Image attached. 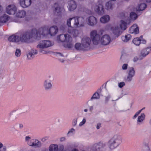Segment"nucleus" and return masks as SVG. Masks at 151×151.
Here are the masks:
<instances>
[{"label":"nucleus","mask_w":151,"mask_h":151,"mask_svg":"<svg viewBox=\"0 0 151 151\" xmlns=\"http://www.w3.org/2000/svg\"><path fill=\"white\" fill-rule=\"evenodd\" d=\"M106 146L105 143L99 142L94 144L92 147V149L93 151H102L103 149Z\"/></svg>","instance_id":"nucleus-12"},{"label":"nucleus","mask_w":151,"mask_h":151,"mask_svg":"<svg viewBox=\"0 0 151 151\" xmlns=\"http://www.w3.org/2000/svg\"><path fill=\"white\" fill-rule=\"evenodd\" d=\"M93 109V106H90L89 107V110L90 111H92Z\"/></svg>","instance_id":"nucleus-58"},{"label":"nucleus","mask_w":151,"mask_h":151,"mask_svg":"<svg viewBox=\"0 0 151 151\" xmlns=\"http://www.w3.org/2000/svg\"><path fill=\"white\" fill-rule=\"evenodd\" d=\"M29 146L35 148H40L42 146V144L41 142L38 139H33Z\"/></svg>","instance_id":"nucleus-18"},{"label":"nucleus","mask_w":151,"mask_h":151,"mask_svg":"<svg viewBox=\"0 0 151 151\" xmlns=\"http://www.w3.org/2000/svg\"><path fill=\"white\" fill-rule=\"evenodd\" d=\"M66 140V138L65 137H62L60 138V142H63L64 141Z\"/></svg>","instance_id":"nucleus-52"},{"label":"nucleus","mask_w":151,"mask_h":151,"mask_svg":"<svg viewBox=\"0 0 151 151\" xmlns=\"http://www.w3.org/2000/svg\"><path fill=\"white\" fill-rule=\"evenodd\" d=\"M21 50L19 49H16L15 52V56L17 58L20 57L21 56Z\"/></svg>","instance_id":"nucleus-39"},{"label":"nucleus","mask_w":151,"mask_h":151,"mask_svg":"<svg viewBox=\"0 0 151 151\" xmlns=\"http://www.w3.org/2000/svg\"><path fill=\"white\" fill-rule=\"evenodd\" d=\"M86 21L88 25L91 26H94L97 23V19L93 15H91L88 17L86 19Z\"/></svg>","instance_id":"nucleus-11"},{"label":"nucleus","mask_w":151,"mask_h":151,"mask_svg":"<svg viewBox=\"0 0 151 151\" xmlns=\"http://www.w3.org/2000/svg\"><path fill=\"white\" fill-rule=\"evenodd\" d=\"M60 62H61L62 63H63L64 62V60L63 59H60Z\"/></svg>","instance_id":"nucleus-63"},{"label":"nucleus","mask_w":151,"mask_h":151,"mask_svg":"<svg viewBox=\"0 0 151 151\" xmlns=\"http://www.w3.org/2000/svg\"><path fill=\"white\" fill-rule=\"evenodd\" d=\"M129 32L131 34H137L139 33V28L136 24H133L129 29Z\"/></svg>","instance_id":"nucleus-20"},{"label":"nucleus","mask_w":151,"mask_h":151,"mask_svg":"<svg viewBox=\"0 0 151 151\" xmlns=\"http://www.w3.org/2000/svg\"><path fill=\"white\" fill-rule=\"evenodd\" d=\"M124 58L125 57L124 56H122L120 58V60L122 62H125Z\"/></svg>","instance_id":"nucleus-54"},{"label":"nucleus","mask_w":151,"mask_h":151,"mask_svg":"<svg viewBox=\"0 0 151 151\" xmlns=\"http://www.w3.org/2000/svg\"><path fill=\"white\" fill-rule=\"evenodd\" d=\"M52 82L49 79H47L44 81L43 83V86L45 91L50 90L52 88Z\"/></svg>","instance_id":"nucleus-15"},{"label":"nucleus","mask_w":151,"mask_h":151,"mask_svg":"<svg viewBox=\"0 0 151 151\" xmlns=\"http://www.w3.org/2000/svg\"><path fill=\"white\" fill-rule=\"evenodd\" d=\"M49 151H58V146L57 144L51 145L49 148Z\"/></svg>","instance_id":"nucleus-32"},{"label":"nucleus","mask_w":151,"mask_h":151,"mask_svg":"<svg viewBox=\"0 0 151 151\" xmlns=\"http://www.w3.org/2000/svg\"><path fill=\"white\" fill-rule=\"evenodd\" d=\"M139 59V58L137 57H135L134 58L133 60L134 62H136Z\"/></svg>","instance_id":"nucleus-53"},{"label":"nucleus","mask_w":151,"mask_h":151,"mask_svg":"<svg viewBox=\"0 0 151 151\" xmlns=\"http://www.w3.org/2000/svg\"><path fill=\"white\" fill-rule=\"evenodd\" d=\"M64 146L63 145H59V148H58V151H65L64 150Z\"/></svg>","instance_id":"nucleus-46"},{"label":"nucleus","mask_w":151,"mask_h":151,"mask_svg":"<svg viewBox=\"0 0 151 151\" xmlns=\"http://www.w3.org/2000/svg\"><path fill=\"white\" fill-rule=\"evenodd\" d=\"M142 36L139 37H136L134 39L132 42L136 46H139L141 43V39L142 38Z\"/></svg>","instance_id":"nucleus-31"},{"label":"nucleus","mask_w":151,"mask_h":151,"mask_svg":"<svg viewBox=\"0 0 151 151\" xmlns=\"http://www.w3.org/2000/svg\"><path fill=\"white\" fill-rule=\"evenodd\" d=\"M26 14V12L24 10H19L15 13L14 15L16 17L22 18L24 17Z\"/></svg>","instance_id":"nucleus-25"},{"label":"nucleus","mask_w":151,"mask_h":151,"mask_svg":"<svg viewBox=\"0 0 151 151\" xmlns=\"http://www.w3.org/2000/svg\"><path fill=\"white\" fill-rule=\"evenodd\" d=\"M128 65L127 64H124L122 66V69L126 70L127 69Z\"/></svg>","instance_id":"nucleus-47"},{"label":"nucleus","mask_w":151,"mask_h":151,"mask_svg":"<svg viewBox=\"0 0 151 151\" xmlns=\"http://www.w3.org/2000/svg\"><path fill=\"white\" fill-rule=\"evenodd\" d=\"M92 10L94 11L98 14L102 15L104 13V10L103 5L99 3L93 4L91 7Z\"/></svg>","instance_id":"nucleus-8"},{"label":"nucleus","mask_w":151,"mask_h":151,"mask_svg":"<svg viewBox=\"0 0 151 151\" xmlns=\"http://www.w3.org/2000/svg\"><path fill=\"white\" fill-rule=\"evenodd\" d=\"M91 38L88 37H84L82 40V45L85 50L89 47L91 43Z\"/></svg>","instance_id":"nucleus-17"},{"label":"nucleus","mask_w":151,"mask_h":151,"mask_svg":"<svg viewBox=\"0 0 151 151\" xmlns=\"http://www.w3.org/2000/svg\"><path fill=\"white\" fill-rule=\"evenodd\" d=\"M57 55L58 57L59 56H63V55L60 53L58 52L57 53Z\"/></svg>","instance_id":"nucleus-57"},{"label":"nucleus","mask_w":151,"mask_h":151,"mask_svg":"<svg viewBox=\"0 0 151 151\" xmlns=\"http://www.w3.org/2000/svg\"><path fill=\"white\" fill-rule=\"evenodd\" d=\"M37 31L36 34L37 35H39L40 38L39 39H37V40H40L41 36L45 37L47 36L49 33V30L48 27L47 26H44L40 28L38 30L36 29Z\"/></svg>","instance_id":"nucleus-9"},{"label":"nucleus","mask_w":151,"mask_h":151,"mask_svg":"<svg viewBox=\"0 0 151 151\" xmlns=\"http://www.w3.org/2000/svg\"><path fill=\"white\" fill-rule=\"evenodd\" d=\"M111 98V96L110 95H109L105 97L104 101L105 104H107L108 103Z\"/></svg>","instance_id":"nucleus-42"},{"label":"nucleus","mask_w":151,"mask_h":151,"mask_svg":"<svg viewBox=\"0 0 151 151\" xmlns=\"http://www.w3.org/2000/svg\"><path fill=\"white\" fill-rule=\"evenodd\" d=\"M90 38L95 45L100 44L106 46L111 42L110 36L108 34L103 35L102 32L98 33L96 30H92L90 33Z\"/></svg>","instance_id":"nucleus-2"},{"label":"nucleus","mask_w":151,"mask_h":151,"mask_svg":"<svg viewBox=\"0 0 151 151\" xmlns=\"http://www.w3.org/2000/svg\"><path fill=\"white\" fill-rule=\"evenodd\" d=\"M75 132V129L73 128H72L69 129L67 134V135L68 136H69V135L70 134H74Z\"/></svg>","instance_id":"nucleus-43"},{"label":"nucleus","mask_w":151,"mask_h":151,"mask_svg":"<svg viewBox=\"0 0 151 151\" xmlns=\"http://www.w3.org/2000/svg\"><path fill=\"white\" fill-rule=\"evenodd\" d=\"M68 8L69 11H73L76 8L77 4L74 1L71 0L69 1L68 2Z\"/></svg>","instance_id":"nucleus-21"},{"label":"nucleus","mask_w":151,"mask_h":151,"mask_svg":"<svg viewBox=\"0 0 151 151\" xmlns=\"http://www.w3.org/2000/svg\"><path fill=\"white\" fill-rule=\"evenodd\" d=\"M144 147L143 151H150V143L149 142H143Z\"/></svg>","instance_id":"nucleus-35"},{"label":"nucleus","mask_w":151,"mask_h":151,"mask_svg":"<svg viewBox=\"0 0 151 151\" xmlns=\"http://www.w3.org/2000/svg\"><path fill=\"white\" fill-rule=\"evenodd\" d=\"M76 49L78 50H84L83 47L80 43H76L75 46Z\"/></svg>","instance_id":"nucleus-36"},{"label":"nucleus","mask_w":151,"mask_h":151,"mask_svg":"<svg viewBox=\"0 0 151 151\" xmlns=\"http://www.w3.org/2000/svg\"><path fill=\"white\" fill-rule=\"evenodd\" d=\"M3 147V144L0 142V149L2 148Z\"/></svg>","instance_id":"nucleus-61"},{"label":"nucleus","mask_w":151,"mask_h":151,"mask_svg":"<svg viewBox=\"0 0 151 151\" xmlns=\"http://www.w3.org/2000/svg\"><path fill=\"white\" fill-rule=\"evenodd\" d=\"M106 9L108 10H111L114 7V4L110 1L106 2L105 4Z\"/></svg>","instance_id":"nucleus-33"},{"label":"nucleus","mask_w":151,"mask_h":151,"mask_svg":"<svg viewBox=\"0 0 151 151\" xmlns=\"http://www.w3.org/2000/svg\"><path fill=\"white\" fill-rule=\"evenodd\" d=\"M86 119L85 117H83L82 121L80 122L79 124V126L80 127H82L86 123Z\"/></svg>","instance_id":"nucleus-41"},{"label":"nucleus","mask_w":151,"mask_h":151,"mask_svg":"<svg viewBox=\"0 0 151 151\" xmlns=\"http://www.w3.org/2000/svg\"><path fill=\"white\" fill-rule=\"evenodd\" d=\"M130 17L131 19L132 20H135L137 18V15L135 13L132 12L130 14Z\"/></svg>","instance_id":"nucleus-40"},{"label":"nucleus","mask_w":151,"mask_h":151,"mask_svg":"<svg viewBox=\"0 0 151 151\" xmlns=\"http://www.w3.org/2000/svg\"><path fill=\"white\" fill-rule=\"evenodd\" d=\"M135 71L134 68L133 67H129L128 70V76L125 79L126 82H131L132 80V78L134 76Z\"/></svg>","instance_id":"nucleus-10"},{"label":"nucleus","mask_w":151,"mask_h":151,"mask_svg":"<svg viewBox=\"0 0 151 151\" xmlns=\"http://www.w3.org/2000/svg\"><path fill=\"white\" fill-rule=\"evenodd\" d=\"M71 151H79L77 149L74 148L72 149Z\"/></svg>","instance_id":"nucleus-60"},{"label":"nucleus","mask_w":151,"mask_h":151,"mask_svg":"<svg viewBox=\"0 0 151 151\" xmlns=\"http://www.w3.org/2000/svg\"><path fill=\"white\" fill-rule=\"evenodd\" d=\"M146 5L145 3H142L138 5L136 8L137 11H142L145 9L146 7Z\"/></svg>","instance_id":"nucleus-34"},{"label":"nucleus","mask_w":151,"mask_h":151,"mask_svg":"<svg viewBox=\"0 0 151 151\" xmlns=\"http://www.w3.org/2000/svg\"><path fill=\"white\" fill-rule=\"evenodd\" d=\"M151 51V47H148L142 49L141 51L139 59L140 60H142L146 57Z\"/></svg>","instance_id":"nucleus-13"},{"label":"nucleus","mask_w":151,"mask_h":151,"mask_svg":"<svg viewBox=\"0 0 151 151\" xmlns=\"http://www.w3.org/2000/svg\"><path fill=\"white\" fill-rule=\"evenodd\" d=\"M86 12L87 14H93V12L92 11L89 9L87 10L86 11Z\"/></svg>","instance_id":"nucleus-50"},{"label":"nucleus","mask_w":151,"mask_h":151,"mask_svg":"<svg viewBox=\"0 0 151 151\" xmlns=\"http://www.w3.org/2000/svg\"><path fill=\"white\" fill-rule=\"evenodd\" d=\"M57 40L58 43L64 42L63 46L66 48H70L73 47L72 38L68 34H61L58 36Z\"/></svg>","instance_id":"nucleus-3"},{"label":"nucleus","mask_w":151,"mask_h":151,"mask_svg":"<svg viewBox=\"0 0 151 151\" xmlns=\"http://www.w3.org/2000/svg\"><path fill=\"white\" fill-rule=\"evenodd\" d=\"M20 4L21 6L24 8L30 6L31 4V0H20Z\"/></svg>","instance_id":"nucleus-22"},{"label":"nucleus","mask_w":151,"mask_h":151,"mask_svg":"<svg viewBox=\"0 0 151 151\" xmlns=\"http://www.w3.org/2000/svg\"><path fill=\"white\" fill-rule=\"evenodd\" d=\"M49 137L48 136H45L42 138H41L40 139V140L43 142H45L46 141L48 140L49 139Z\"/></svg>","instance_id":"nucleus-45"},{"label":"nucleus","mask_w":151,"mask_h":151,"mask_svg":"<svg viewBox=\"0 0 151 151\" xmlns=\"http://www.w3.org/2000/svg\"><path fill=\"white\" fill-rule=\"evenodd\" d=\"M8 39L9 41L10 42L16 43L18 44L20 42H22L20 36H19L16 34L10 36L9 37Z\"/></svg>","instance_id":"nucleus-16"},{"label":"nucleus","mask_w":151,"mask_h":151,"mask_svg":"<svg viewBox=\"0 0 151 151\" xmlns=\"http://www.w3.org/2000/svg\"><path fill=\"white\" fill-rule=\"evenodd\" d=\"M32 141V139H31L29 136H27L25 137V141L29 145H30Z\"/></svg>","instance_id":"nucleus-38"},{"label":"nucleus","mask_w":151,"mask_h":151,"mask_svg":"<svg viewBox=\"0 0 151 151\" xmlns=\"http://www.w3.org/2000/svg\"><path fill=\"white\" fill-rule=\"evenodd\" d=\"M128 21L129 22H128L127 20H126L125 21L123 20H121L117 25H118L119 26V28L121 29L122 31L124 30L127 28V25L129 24L130 23L129 21Z\"/></svg>","instance_id":"nucleus-19"},{"label":"nucleus","mask_w":151,"mask_h":151,"mask_svg":"<svg viewBox=\"0 0 151 151\" xmlns=\"http://www.w3.org/2000/svg\"><path fill=\"white\" fill-rule=\"evenodd\" d=\"M77 118H75L73 119L72 122V125L73 127H75L77 123Z\"/></svg>","instance_id":"nucleus-44"},{"label":"nucleus","mask_w":151,"mask_h":151,"mask_svg":"<svg viewBox=\"0 0 151 151\" xmlns=\"http://www.w3.org/2000/svg\"><path fill=\"white\" fill-rule=\"evenodd\" d=\"M101 127V124L100 123H98L96 126V128L97 129H99Z\"/></svg>","instance_id":"nucleus-55"},{"label":"nucleus","mask_w":151,"mask_h":151,"mask_svg":"<svg viewBox=\"0 0 151 151\" xmlns=\"http://www.w3.org/2000/svg\"><path fill=\"white\" fill-rule=\"evenodd\" d=\"M122 142V138L121 136L115 134L108 141L107 145L110 150H114L117 148Z\"/></svg>","instance_id":"nucleus-5"},{"label":"nucleus","mask_w":151,"mask_h":151,"mask_svg":"<svg viewBox=\"0 0 151 151\" xmlns=\"http://www.w3.org/2000/svg\"><path fill=\"white\" fill-rule=\"evenodd\" d=\"M37 50L35 49H32L27 54V57L29 59H31L34 58L35 55L37 54Z\"/></svg>","instance_id":"nucleus-24"},{"label":"nucleus","mask_w":151,"mask_h":151,"mask_svg":"<svg viewBox=\"0 0 151 151\" xmlns=\"http://www.w3.org/2000/svg\"><path fill=\"white\" fill-rule=\"evenodd\" d=\"M125 85V83L124 82H122L119 83L118 86L120 88H122L123 86Z\"/></svg>","instance_id":"nucleus-49"},{"label":"nucleus","mask_w":151,"mask_h":151,"mask_svg":"<svg viewBox=\"0 0 151 151\" xmlns=\"http://www.w3.org/2000/svg\"><path fill=\"white\" fill-rule=\"evenodd\" d=\"M17 10V8L14 4L8 5L6 7V12L9 14H15Z\"/></svg>","instance_id":"nucleus-14"},{"label":"nucleus","mask_w":151,"mask_h":151,"mask_svg":"<svg viewBox=\"0 0 151 151\" xmlns=\"http://www.w3.org/2000/svg\"><path fill=\"white\" fill-rule=\"evenodd\" d=\"M66 25L68 26L67 32L73 37H76L79 34L76 28L83 27L85 25V19L82 16H76L67 19Z\"/></svg>","instance_id":"nucleus-1"},{"label":"nucleus","mask_w":151,"mask_h":151,"mask_svg":"<svg viewBox=\"0 0 151 151\" xmlns=\"http://www.w3.org/2000/svg\"><path fill=\"white\" fill-rule=\"evenodd\" d=\"M131 36L130 34H127L125 36H122V39L124 42H128L131 38Z\"/></svg>","instance_id":"nucleus-30"},{"label":"nucleus","mask_w":151,"mask_h":151,"mask_svg":"<svg viewBox=\"0 0 151 151\" xmlns=\"http://www.w3.org/2000/svg\"><path fill=\"white\" fill-rule=\"evenodd\" d=\"M53 43L50 40H43L41 41L37 45V47L40 51L43 54H47L48 52L43 50L53 45Z\"/></svg>","instance_id":"nucleus-6"},{"label":"nucleus","mask_w":151,"mask_h":151,"mask_svg":"<svg viewBox=\"0 0 151 151\" xmlns=\"http://www.w3.org/2000/svg\"><path fill=\"white\" fill-rule=\"evenodd\" d=\"M110 17L107 15L103 16L100 18V22L102 23H105L108 22L110 20Z\"/></svg>","instance_id":"nucleus-27"},{"label":"nucleus","mask_w":151,"mask_h":151,"mask_svg":"<svg viewBox=\"0 0 151 151\" xmlns=\"http://www.w3.org/2000/svg\"><path fill=\"white\" fill-rule=\"evenodd\" d=\"M141 43L144 44H146V40L143 39L142 37V38L141 39Z\"/></svg>","instance_id":"nucleus-51"},{"label":"nucleus","mask_w":151,"mask_h":151,"mask_svg":"<svg viewBox=\"0 0 151 151\" xmlns=\"http://www.w3.org/2000/svg\"><path fill=\"white\" fill-rule=\"evenodd\" d=\"M3 12V9L2 6L0 5V14H1Z\"/></svg>","instance_id":"nucleus-56"},{"label":"nucleus","mask_w":151,"mask_h":151,"mask_svg":"<svg viewBox=\"0 0 151 151\" xmlns=\"http://www.w3.org/2000/svg\"><path fill=\"white\" fill-rule=\"evenodd\" d=\"M52 8L54 12L55 13H59L61 12V9L59 5L55 3L52 6Z\"/></svg>","instance_id":"nucleus-29"},{"label":"nucleus","mask_w":151,"mask_h":151,"mask_svg":"<svg viewBox=\"0 0 151 151\" xmlns=\"http://www.w3.org/2000/svg\"><path fill=\"white\" fill-rule=\"evenodd\" d=\"M36 29L23 33L21 35L22 42L28 43L30 42L32 38L37 40L40 38L39 35H37Z\"/></svg>","instance_id":"nucleus-4"},{"label":"nucleus","mask_w":151,"mask_h":151,"mask_svg":"<svg viewBox=\"0 0 151 151\" xmlns=\"http://www.w3.org/2000/svg\"><path fill=\"white\" fill-rule=\"evenodd\" d=\"M100 96L99 93L96 92L94 93L93 96L91 98L90 100L92 101L93 99H100Z\"/></svg>","instance_id":"nucleus-37"},{"label":"nucleus","mask_w":151,"mask_h":151,"mask_svg":"<svg viewBox=\"0 0 151 151\" xmlns=\"http://www.w3.org/2000/svg\"><path fill=\"white\" fill-rule=\"evenodd\" d=\"M145 117V115L144 113H142L140 116H138L137 121L138 125H140L143 123V121Z\"/></svg>","instance_id":"nucleus-26"},{"label":"nucleus","mask_w":151,"mask_h":151,"mask_svg":"<svg viewBox=\"0 0 151 151\" xmlns=\"http://www.w3.org/2000/svg\"><path fill=\"white\" fill-rule=\"evenodd\" d=\"M142 111V109H141L139 110L134 115V116L133 117V119H134L136 118L137 116H138V115L140 113L141 111Z\"/></svg>","instance_id":"nucleus-48"},{"label":"nucleus","mask_w":151,"mask_h":151,"mask_svg":"<svg viewBox=\"0 0 151 151\" xmlns=\"http://www.w3.org/2000/svg\"><path fill=\"white\" fill-rule=\"evenodd\" d=\"M106 28L107 29H111L113 34L116 37L120 36L122 32V31L119 28L118 25L111 27V25L108 24L106 25Z\"/></svg>","instance_id":"nucleus-7"},{"label":"nucleus","mask_w":151,"mask_h":151,"mask_svg":"<svg viewBox=\"0 0 151 151\" xmlns=\"http://www.w3.org/2000/svg\"><path fill=\"white\" fill-rule=\"evenodd\" d=\"M120 98L119 97L117 99H116L115 100H113V99H112L111 100V101H117Z\"/></svg>","instance_id":"nucleus-62"},{"label":"nucleus","mask_w":151,"mask_h":151,"mask_svg":"<svg viewBox=\"0 0 151 151\" xmlns=\"http://www.w3.org/2000/svg\"><path fill=\"white\" fill-rule=\"evenodd\" d=\"M49 35L52 36L57 34L58 31V29L56 26H52L49 29Z\"/></svg>","instance_id":"nucleus-23"},{"label":"nucleus","mask_w":151,"mask_h":151,"mask_svg":"<svg viewBox=\"0 0 151 151\" xmlns=\"http://www.w3.org/2000/svg\"><path fill=\"white\" fill-rule=\"evenodd\" d=\"M9 16L5 14H4L2 15L0 17V23H5L9 19Z\"/></svg>","instance_id":"nucleus-28"},{"label":"nucleus","mask_w":151,"mask_h":151,"mask_svg":"<svg viewBox=\"0 0 151 151\" xmlns=\"http://www.w3.org/2000/svg\"><path fill=\"white\" fill-rule=\"evenodd\" d=\"M147 2L149 3L151 1V0H146Z\"/></svg>","instance_id":"nucleus-64"},{"label":"nucleus","mask_w":151,"mask_h":151,"mask_svg":"<svg viewBox=\"0 0 151 151\" xmlns=\"http://www.w3.org/2000/svg\"><path fill=\"white\" fill-rule=\"evenodd\" d=\"M23 125L22 124H19V128L20 129H22L23 128Z\"/></svg>","instance_id":"nucleus-59"}]
</instances>
